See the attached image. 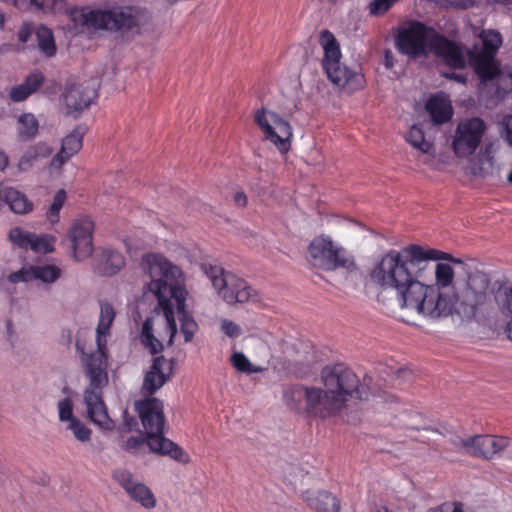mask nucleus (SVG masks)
<instances>
[{
	"label": "nucleus",
	"instance_id": "a878e982",
	"mask_svg": "<svg viewBox=\"0 0 512 512\" xmlns=\"http://www.w3.org/2000/svg\"><path fill=\"white\" fill-rule=\"evenodd\" d=\"M467 56L470 66L482 82L493 80L500 74V70L494 62V57L475 54L474 51H467Z\"/></svg>",
	"mask_w": 512,
	"mask_h": 512
},
{
	"label": "nucleus",
	"instance_id": "6e6552de",
	"mask_svg": "<svg viewBox=\"0 0 512 512\" xmlns=\"http://www.w3.org/2000/svg\"><path fill=\"white\" fill-rule=\"evenodd\" d=\"M465 279L458 282L454 291L455 310L459 315L474 317L478 307L487 303L492 291L487 273L475 266H464Z\"/></svg>",
	"mask_w": 512,
	"mask_h": 512
},
{
	"label": "nucleus",
	"instance_id": "9d476101",
	"mask_svg": "<svg viewBox=\"0 0 512 512\" xmlns=\"http://www.w3.org/2000/svg\"><path fill=\"white\" fill-rule=\"evenodd\" d=\"M201 269L211 281L217 294L229 305L257 301V292L245 281L223 267L203 263Z\"/></svg>",
	"mask_w": 512,
	"mask_h": 512
},
{
	"label": "nucleus",
	"instance_id": "bf43d9fd",
	"mask_svg": "<svg viewBox=\"0 0 512 512\" xmlns=\"http://www.w3.org/2000/svg\"><path fill=\"white\" fill-rule=\"evenodd\" d=\"M8 165V157L5 153L0 152V170H3Z\"/></svg>",
	"mask_w": 512,
	"mask_h": 512
},
{
	"label": "nucleus",
	"instance_id": "72a5a7b5",
	"mask_svg": "<svg viewBox=\"0 0 512 512\" xmlns=\"http://www.w3.org/2000/svg\"><path fill=\"white\" fill-rule=\"evenodd\" d=\"M406 141L420 152L434 156L433 144L425 140L423 130L417 125L410 128L406 135Z\"/></svg>",
	"mask_w": 512,
	"mask_h": 512
},
{
	"label": "nucleus",
	"instance_id": "c85d7f7f",
	"mask_svg": "<svg viewBox=\"0 0 512 512\" xmlns=\"http://www.w3.org/2000/svg\"><path fill=\"white\" fill-rule=\"evenodd\" d=\"M53 152V149L45 142H38L34 145L29 146L18 162V168L21 171H27L37 162L39 159L49 157Z\"/></svg>",
	"mask_w": 512,
	"mask_h": 512
},
{
	"label": "nucleus",
	"instance_id": "a211bd4d",
	"mask_svg": "<svg viewBox=\"0 0 512 512\" xmlns=\"http://www.w3.org/2000/svg\"><path fill=\"white\" fill-rule=\"evenodd\" d=\"M97 97L94 84L89 82L76 83L68 86L64 94V103L67 113L74 118L87 109Z\"/></svg>",
	"mask_w": 512,
	"mask_h": 512
},
{
	"label": "nucleus",
	"instance_id": "2f4dec72",
	"mask_svg": "<svg viewBox=\"0 0 512 512\" xmlns=\"http://www.w3.org/2000/svg\"><path fill=\"white\" fill-rule=\"evenodd\" d=\"M492 291L502 313L512 317V283L496 281Z\"/></svg>",
	"mask_w": 512,
	"mask_h": 512
},
{
	"label": "nucleus",
	"instance_id": "2eb2a0df",
	"mask_svg": "<svg viewBox=\"0 0 512 512\" xmlns=\"http://www.w3.org/2000/svg\"><path fill=\"white\" fill-rule=\"evenodd\" d=\"M486 126L482 119L472 118L458 125L453 150L459 157L472 155L478 148Z\"/></svg>",
	"mask_w": 512,
	"mask_h": 512
},
{
	"label": "nucleus",
	"instance_id": "4468645a",
	"mask_svg": "<svg viewBox=\"0 0 512 512\" xmlns=\"http://www.w3.org/2000/svg\"><path fill=\"white\" fill-rule=\"evenodd\" d=\"M177 361L160 354L152 359L149 367L144 371L141 393L145 396L156 394L175 374Z\"/></svg>",
	"mask_w": 512,
	"mask_h": 512
},
{
	"label": "nucleus",
	"instance_id": "8fccbe9b",
	"mask_svg": "<svg viewBox=\"0 0 512 512\" xmlns=\"http://www.w3.org/2000/svg\"><path fill=\"white\" fill-rule=\"evenodd\" d=\"M32 265L28 267H23L22 269L13 272L9 275L8 279L11 283L18 282H29L33 280L32 276Z\"/></svg>",
	"mask_w": 512,
	"mask_h": 512
},
{
	"label": "nucleus",
	"instance_id": "ea45409f",
	"mask_svg": "<svg viewBox=\"0 0 512 512\" xmlns=\"http://www.w3.org/2000/svg\"><path fill=\"white\" fill-rule=\"evenodd\" d=\"M54 238L48 235H36L33 233L29 248L35 252L50 253L54 250Z\"/></svg>",
	"mask_w": 512,
	"mask_h": 512
},
{
	"label": "nucleus",
	"instance_id": "13d9d810",
	"mask_svg": "<svg viewBox=\"0 0 512 512\" xmlns=\"http://www.w3.org/2000/svg\"><path fill=\"white\" fill-rule=\"evenodd\" d=\"M30 35H31L30 29L27 27H23L18 32V39H19V41L25 43L28 41Z\"/></svg>",
	"mask_w": 512,
	"mask_h": 512
},
{
	"label": "nucleus",
	"instance_id": "864d4df0",
	"mask_svg": "<svg viewBox=\"0 0 512 512\" xmlns=\"http://www.w3.org/2000/svg\"><path fill=\"white\" fill-rule=\"evenodd\" d=\"M503 121L505 127V139L512 147V115L506 116Z\"/></svg>",
	"mask_w": 512,
	"mask_h": 512
},
{
	"label": "nucleus",
	"instance_id": "f257e3e1",
	"mask_svg": "<svg viewBox=\"0 0 512 512\" xmlns=\"http://www.w3.org/2000/svg\"><path fill=\"white\" fill-rule=\"evenodd\" d=\"M142 268L148 274L150 281L148 290L158 300L154 313L158 324L165 329V335L158 332L154 335V317H148L140 334L141 342L149 352H162L164 343L171 345L177 333L175 309L179 315L181 332L185 342L192 340L197 329V323L185 310L187 292L184 287V275L181 269L161 254H146L142 259Z\"/></svg>",
	"mask_w": 512,
	"mask_h": 512
},
{
	"label": "nucleus",
	"instance_id": "e433bc0d",
	"mask_svg": "<svg viewBox=\"0 0 512 512\" xmlns=\"http://www.w3.org/2000/svg\"><path fill=\"white\" fill-rule=\"evenodd\" d=\"M36 38L38 41L39 49L48 57L56 54V45L52 31L45 27L40 26L36 30Z\"/></svg>",
	"mask_w": 512,
	"mask_h": 512
},
{
	"label": "nucleus",
	"instance_id": "7ed1b4c3",
	"mask_svg": "<svg viewBox=\"0 0 512 512\" xmlns=\"http://www.w3.org/2000/svg\"><path fill=\"white\" fill-rule=\"evenodd\" d=\"M429 249L423 247L421 266H425L422 278L423 289L419 299V314L432 320L446 318L455 310L454 270L447 263L431 264Z\"/></svg>",
	"mask_w": 512,
	"mask_h": 512
},
{
	"label": "nucleus",
	"instance_id": "4d7b16f0",
	"mask_svg": "<svg viewBox=\"0 0 512 512\" xmlns=\"http://www.w3.org/2000/svg\"><path fill=\"white\" fill-rule=\"evenodd\" d=\"M234 202L240 207H244L247 204V196L244 192L239 191L234 195Z\"/></svg>",
	"mask_w": 512,
	"mask_h": 512
},
{
	"label": "nucleus",
	"instance_id": "5fc2aeb1",
	"mask_svg": "<svg viewBox=\"0 0 512 512\" xmlns=\"http://www.w3.org/2000/svg\"><path fill=\"white\" fill-rule=\"evenodd\" d=\"M137 426V420L134 417L125 416L123 424L120 426L121 432H130Z\"/></svg>",
	"mask_w": 512,
	"mask_h": 512
},
{
	"label": "nucleus",
	"instance_id": "39448f33",
	"mask_svg": "<svg viewBox=\"0 0 512 512\" xmlns=\"http://www.w3.org/2000/svg\"><path fill=\"white\" fill-rule=\"evenodd\" d=\"M109 354H82V363L89 386L84 391V403L88 418L104 430H113L115 422L110 418L103 400L102 389L108 384Z\"/></svg>",
	"mask_w": 512,
	"mask_h": 512
},
{
	"label": "nucleus",
	"instance_id": "b1692460",
	"mask_svg": "<svg viewBox=\"0 0 512 512\" xmlns=\"http://www.w3.org/2000/svg\"><path fill=\"white\" fill-rule=\"evenodd\" d=\"M100 313L96 327L97 352H106L108 338L111 336V326L116 317L113 305L104 300L100 301Z\"/></svg>",
	"mask_w": 512,
	"mask_h": 512
},
{
	"label": "nucleus",
	"instance_id": "7c9ffc66",
	"mask_svg": "<svg viewBox=\"0 0 512 512\" xmlns=\"http://www.w3.org/2000/svg\"><path fill=\"white\" fill-rule=\"evenodd\" d=\"M308 505L316 512H339V500L327 491H319L308 498Z\"/></svg>",
	"mask_w": 512,
	"mask_h": 512
},
{
	"label": "nucleus",
	"instance_id": "680f3d73",
	"mask_svg": "<svg viewBox=\"0 0 512 512\" xmlns=\"http://www.w3.org/2000/svg\"><path fill=\"white\" fill-rule=\"evenodd\" d=\"M454 508H453V511L452 512H464L463 510V506L461 503L459 502H454Z\"/></svg>",
	"mask_w": 512,
	"mask_h": 512
},
{
	"label": "nucleus",
	"instance_id": "e2e57ef3",
	"mask_svg": "<svg viewBox=\"0 0 512 512\" xmlns=\"http://www.w3.org/2000/svg\"><path fill=\"white\" fill-rule=\"evenodd\" d=\"M6 188L7 187H3L1 184H0V207L3 206V199H4V194L6 192Z\"/></svg>",
	"mask_w": 512,
	"mask_h": 512
},
{
	"label": "nucleus",
	"instance_id": "c756f323",
	"mask_svg": "<svg viewBox=\"0 0 512 512\" xmlns=\"http://www.w3.org/2000/svg\"><path fill=\"white\" fill-rule=\"evenodd\" d=\"M3 204H7L16 214H27L33 210V203L27 196L13 187L6 188Z\"/></svg>",
	"mask_w": 512,
	"mask_h": 512
},
{
	"label": "nucleus",
	"instance_id": "c03bdc74",
	"mask_svg": "<svg viewBox=\"0 0 512 512\" xmlns=\"http://www.w3.org/2000/svg\"><path fill=\"white\" fill-rule=\"evenodd\" d=\"M59 420L61 422H70L76 417L73 415V403L71 399L64 398L58 402Z\"/></svg>",
	"mask_w": 512,
	"mask_h": 512
},
{
	"label": "nucleus",
	"instance_id": "393cba45",
	"mask_svg": "<svg viewBox=\"0 0 512 512\" xmlns=\"http://www.w3.org/2000/svg\"><path fill=\"white\" fill-rule=\"evenodd\" d=\"M125 266V258L117 250L105 248L94 258V271L100 276H113Z\"/></svg>",
	"mask_w": 512,
	"mask_h": 512
},
{
	"label": "nucleus",
	"instance_id": "aec40b11",
	"mask_svg": "<svg viewBox=\"0 0 512 512\" xmlns=\"http://www.w3.org/2000/svg\"><path fill=\"white\" fill-rule=\"evenodd\" d=\"M430 52L442 59L450 68L464 69L466 67L467 58L463 46L449 40L439 32L433 41V48Z\"/></svg>",
	"mask_w": 512,
	"mask_h": 512
},
{
	"label": "nucleus",
	"instance_id": "1a4fd4ad",
	"mask_svg": "<svg viewBox=\"0 0 512 512\" xmlns=\"http://www.w3.org/2000/svg\"><path fill=\"white\" fill-rule=\"evenodd\" d=\"M319 43L324 50L322 67L329 80L349 93L363 88L364 76L340 62V46L334 34L327 29L321 31Z\"/></svg>",
	"mask_w": 512,
	"mask_h": 512
},
{
	"label": "nucleus",
	"instance_id": "49530a36",
	"mask_svg": "<svg viewBox=\"0 0 512 512\" xmlns=\"http://www.w3.org/2000/svg\"><path fill=\"white\" fill-rule=\"evenodd\" d=\"M397 0H372L369 4L371 15L380 16L386 13Z\"/></svg>",
	"mask_w": 512,
	"mask_h": 512
},
{
	"label": "nucleus",
	"instance_id": "69168bd1",
	"mask_svg": "<svg viewBox=\"0 0 512 512\" xmlns=\"http://www.w3.org/2000/svg\"><path fill=\"white\" fill-rule=\"evenodd\" d=\"M76 348H77L78 352H84V349H85L84 346L80 345L79 340H77V342H76Z\"/></svg>",
	"mask_w": 512,
	"mask_h": 512
},
{
	"label": "nucleus",
	"instance_id": "79ce46f5",
	"mask_svg": "<svg viewBox=\"0 0 512 512\" xmlns=\"http://www.w3.org/2000/svg\"><path fill=\"white\" fill-rule=\"evenodd\" d=\"M31 238H33V233L24 231L19 227H15L9 232V239L23 249L29 248L31 245Z\"/></svg>",
	"mask_w": 512,
	"mask_h": 512
},
{
	"label": "nucleus",
	"instance_id": "09e8293b",
	"mask_svg": "<svg viewBox=\"0 0 512 512\" xmlns=\"http://www.w3.org/2000/svg\"><path fill=\"white\" fill-rule=\"evenodd\" d=\"M429 249V256L433 259V260H447L449 262H452V263H455V264H458L462 267V270L464 271V266H472L471 264H468V263H464L461 259L459 258H455L453 257L451 254L449 253H446V252H443V251H440V250H437V249H433V248H428Z\"/></svg>",
	"mask_w": 512,
	"mask_h": 512
},
{
	"label": "nucleus",
	"instance_id": "a18cd8bd",
	"mask_svg": "<svg viewBox=\"0 0 512 512\" xmlns=\"http://www.w3.org/2000/svg\"><path fill=\"white\" fill-rule=\"evenodd\" d=\"M145 446H147V437L132 436L127 439L122 448L129 453L136 454Z\"/></svg>",
	"mask_w": 512,
	"mask_h": 512
},
{
	"label": "nucleus",
	"instance_id": "de8ad7c7",
	"mask_svg": "<svg viewBox=\"0 0 512 512\" xmlns=\"http://www.w3.org/2000/svg\"><path fill=\"white\" fill-rule=\"evenodd\" d=\"M31 6H35L37 9H49L54 12H59L64 9V0H31Z\"/></svg>",
	"mask_w": 512,
	"mask_h": 512
},
{
	"label": "nucleus",
	"instance_id": "cd10ccee",
	"mask_svg": "<svg viewBox=\"0 0 512 512\" xmlns=\"http://www.w3.org/2000/svg\"><path fill=\"white\" fill-rule=\"evenodd\" d=\"M44 76L41 72H33L29 74L25 81L11 88L9 96L13 102H21L26 100L31 94L43 84Z\"/></svg>",
	"mask_w": 512,
	"mask_h": 512
},
{
	"label": "nucleus",
	"instance_id": "4c0bfd02",
	"mask_svg": "<svg viewBox=\"0 0 512 512\" xmlns=\"http://www.w3.org/2000/svg\"><path fill=\"white\" fill-rule=\"evenodd\" d=\"M415 375L414 372L409 368H399L392 376L391 383L385 384L384 387H395L399 389L406 388L407 385H410L414 381Z\"/></svg>",
	"mask_w": 512,
	"mask_h": 512
},
{
	"label": "nucleus",
	"instance_id": "ddd939ff",
	"mask_svg": "<svg viewBox=\"0 0 512 512\" xmlns=\"http://www.w3.org/2000/svg\"><path fill=\"white\" fill-rule=\"evenodd\" d=\"M255 122L265 134V139L272 142L281 153L291 147L292 127L288 121L275 112H267L264 108L255 113Z\"/></svg>",
	"mask_w": 512,
	"mask_h": 512
},
{
	"label": "nucleus",
	"instance_id": "0eeeda50",
	"mask_svg": "<svg viewBox=\"0 0 512 512\" xmlns=\"http://www.w3.org/2000/svg\"><path fill=\"white\" fill-rule=\"evenodd\" d=\"M285 404L301 415L326 419L342 409L330 390L315 386L293 385L284 391Z\"/></svg>",
	"mask_w": 512,
	"mask_h": 512
},
{
	"label": "nucleus",
	"instance_id": "3c124183",
	"mask_svg": "<svg viewBox=\"0 0 512 512\" xmlns=\"http://www.w3.org/2000/svg\"><path fill=\"white\" fill-rule=\"evenodd\" d=\"M221 329L225 335L231 338L238 337L242 334L241 327L235 322L228 319L222 320Z\"/></svg>",
	"mask_w": 512,
	"mask_h": 512
},
{
	"label": "nucleus",
	"instance_id": "603ef678",
	"mask_svg": "<svg viewBox=\"0 0 512 512\" xmlns=\"http://www.w3.org/2000/svg\"><path fill=\"white\" fill-rule=\"evenodd\" d=\"M493 152H494V144L493 143L486 144L484 146V149H483L482 153H481L480 161L482 163L487 162L490 165H492Z\"/></svg>",
	"mask_w": 512,
	"mask_h": 512
},
{
	"label": "nucleus",
	"instance_id": "052dcab7",
	"mask_svg": "<svg viewBox=\"0 0 512 512\" xmlns=\"http://www.w3.org/2000/svg\"><path fill=\"white\" fill-rule=\"evenodd\" d=\"M506 333H507L508 338L510 340H512V317H511L510 321L507 324Z\"/></svg>",
	"mask_w": 512,
	"mask_h": 512
},
{
	"label": "nucleus",
	"instance_id": "dca6fc26",
	"mask_svg": "<svg viewBox=\"0 0 512 512\" xmlns=\"http://www.w3.org/2000/svg\"><path fill=\"white\" fill-rule=\"evenodd\" d=\"M135 409L140 416L147 437L164 433L165 416L162 400L148 396L143 400L136 401Z\"/></svg>",
	"mask_w": 512,
	"mask_h": 512
},
{
	"label": "nucleus",
	"instance_id": "412c9836",
	"mask_svg": "<svg viewBox=\"0 0 512 512\" xmlns=\"http://www.w3.org/2000/svg\"><path fill=\"white\" fill-rule=\"evenodd\" d=\"M512 439L503 436L476 435L462 440L464 447L472 448V454L477 457L491 459L505 448L509 447Z\"/></svg>",
	"mask_w": 512,
	"mask_h": 512
},
{
	"label": "nucleus",
	"instance_id": "473e14b6",
	"mask_svg": "<svg viewBox=\"0 0 512 512\" xmlns=\"http://www.w3.org/2000/svg\"><path fill=\"white\" fill-rule=\"evenodd\" d=\"M39 122L32 113H23L18 117V137L22 141H30L36 137Z\"/></svg>",
	"mask_w": 512,
	"mask_h": 512
},
{
	"label": "nucleus",
	"instance_id": "37998d69",
	"mask_svg": "<svg viewBox=\"0 0 512 512\" xmlns=\"http://www.w3.org/2000/svg\"><path fill=\"white\" fill-rule=\"evenodd\" d=\"M66 200V192L64 190H59L54 196L53 202L47 212V218L51 223L58 222L59 212Z\"/></svg>",
	"mask_w": 512,
	"mask_h": 512
},
{
	"label": "nucleus",
	"instance_id": "a19ab883",
	"mask_svg": "<svg viewBox=\"0 0 512 512\" xmlns=\"http://www.w3.org/2000/svg\"><path fill=\"white\" fill-rule=\"evenodd\" d=\"M67 429L71 430L74 437L80 442H88L91 439V430L78 418L73 419Z\"/></svg>",
	"mask_w": 512,
	"mask_h": 512
},
{
	"label": "nucleus",
	"instance_id": "6e6d98bb",
	"mask_svg": "<svg viewBox=\"0 0 512 512\" xmlns=\"http://www.w3.org/2000/svg\"><path fill=\"white\" fill-rule=\"evenodd\" d=\"M444 76L446 78L454 80L458 83H466V81H467V76L462 73L451 72V73H445Z\"/></svg>",
	"mask_w": 512,
	"mask_h": 512
},
{
	"label": "nucleus",
	"instance_id": "5701e85b",
	"mask_svg": "<svg viewBox=\"0 0 512 512\" xmlns=\"http://www.w3.org/2000/svg\"><path fill=\"white\" fill-rule=\"evenodd\" d=\"M85 134V128L77 126L73 131L62 140L60 151L52 158L50 167H62L74 154L82 147V140Z\"/></svg>",
	"mask_w": 512,
	"mask_h": 512
},
{
	"label": "nucleus",
	"instance_id": "f3484780",
	"mask_svg": "<svg viewBox=\"0 0 512 512\" xmlns=\"http://www.w3.org/2000/svg\"><path fill=\"white\" fill-rule=\"evenodd\" d=\"M113 478L133 501L139 503L145 509H153L156 506L157 501L151 489L134 479L131 472L118 469L114 471Z\"/></svg>",
	"mask_w": 512,
	"mask_h": 512
},
{
	"label": "nucleus",
	"instance_id": "4be33fe9",
	"mask_svg": "<svg viewBox=\"0 0 512 512\" xmlns=\"http://www.w3.org/2000/svg\"><path fill=\"white\" fill-rule=\"evenodd\" d=\"M147 446L150 451L161 455H167L182 464L190 462L189 454L172 440L165 438L163 434H154L147 437Z\"/></svg>",
	"mask_w": 512,
	"mask_h": 512
},
{
	"label": "nucleus",
	"instance_id": "f03ea898",
	"mask_svg": "<svg viewBox=\"0 0 512 512\" xmlns=\"http://www.w3.org/2000/svg\"><path fill=\"white\" fill-rule=\"evenodd\" d=\"M423 246L410 244L400 250L387 251L370 273L373 283L382 289L396 292L401 308L419 314V299L423 289L422 278L425 266H421Z\"/></svg>",
	"mask_w": 512,
	"mask_h": 512
},
{
	"label": "nucleus",
	"instance_id": "0e129e2a",
	"mask_svg": "<svg viewBox=\"0 0 512 512\" xmlns=\"http://www.w3.org/2000/svg\"><path fill=\"white\" fill-rule=\"evenodd\" d=\"M427 512H444V510H443L442 506H438V507L430 508Z\"/></svg>",
	"mask_w": 512,
	"mask_h": 512
},
{
	"label": "nucleus",
	"instance_id": "9b49d317",
	"mask_svg": "<svg viewBox=\"0 0 512 512\" xmlns=\"http://www.w3.org/2000/svg\"><path fill=\"white\" fill-rule=\"evenodd\" d=\"M308 261L312 266L325 271L344 269L352 272L357 268L353 257L325 236L315 237L311 241L308 246Z\"/></svg>",
	"mask_w": 512,
	"mask_h": 512
},
{
	"label": "nucleus",
	"instance_id": "20e7f679",
	"mask_svg": "<svg viewBox=\"0 0 512 512\" xmlns=\"http://www.w3.org/2000/svg\"><path fill=\"white\" fill-rule=\"evenodd\" d=\"M67 14L76 28L119 32L122 35L140 34L143 26L151 20L146 8L139 6H111L91 8L88 6L67 9Z\"/></svg>",
	"mask_w": 512,
	"mask_h": 512
},
{
	"label": "nucleus",
	"instance_id": "f8f14e48",
	"mask_svg": "<svg viewBox=\"0 0 512 512\" xmlns=\"http://www.w3.org/2000/svg\"><path fill=\"white\" fill-rule=\"evenodd\" d=\"M437 34L435 28L412 20L399 30L395 44L400 53L410 58L427 57L433 48V41Z\"/></svg>",
	"mask_w": 512,
	"mask_h": 512
},
{
	"label": "nucleus",
	"instance_id": "c9c22d12",
	"mask_svg": "<svg viewBox=\"0 0 512 512\" xmlns=\"http://www.w3.org/2000/svg\"><path fill=\"white\" fill-rule=\"evenodd\" d=\"M482 51L475 52V54H484L485 56L494 57L497 50L502 45V36L499 32L494 30L483 31L481 34Z\"/></svg>",
	"mask_w": 512,
	"mask_h": 512
},
{
	"label": "nucleus",
	"instance_id": "58836bf2",
	"mask_svg": "<svg viewBox=\"0 0 512 512\" xmlns=\"http://www.w3.org/2000/svg\"><path fill=\"white\" fill-rule=\"evenodd\" d=\"M230 361L238 371L246 374L257 373L264 370L263 367L252 364L245 354H231Z\"/></svg>",
	"mask_w": 512,
	"mask_h": 512
},
{
	"label": "nucleus",
	"instance_id": "774afa93",
	"mask_svg": "<svg viewBox=\"0 0 512 512\" xmlns=\"http://www.w3.org/2000/svg\"><path fill=\"white\" fill-rule=\"evenodd\" d=\"M507 179H508L509 183L512 184V171L509 173Z\"/></svg>",
	"mask_w": 512,
	"mask_h": 512
},
{
	"label": "nucleus",
	"instance_id": "338daca9",
	"mask_svg": "<svg viewBox=\"0 0 512 512\" xmlns=\"http://www.w3.org/2000/svg\"><path fill=\"white\" fill-rule=\"evenodd\" d=\"M4 21H5V16H4V14L0 11V27H2V26H3Z\"/></svg>",
	"mask_w": 512,
	"mask_h": 512
},
{
	"label": "nucleus",
	"instance_id": "f704fd0d",
	"mask_svg": "<svg viewBox=\"0 0 512 512\" xmlns=\"http://www.w3.org/2000/svg\"><path fill=\"white\" fill-rule=\"evenodd\" d=\"M33 280H40L43 283L51 284L56 282L62 275V270L51 264L32 265Z\"/></svg>",
	"mask_w": 512,
	"mask_h": 512
},
{
	"label": "nucleus",
	"instance_id": "423d86ee",
	"mask_svg": "<svg viewBox=\"0 0 512 512\" xmlns=\"http://www.w3.org/2000/svg\"><path fill=\"white\" fill-rule=\"evenodd\" d=\"M321 378L325 388L331 391L342 407L349 399L368 400L370 395L379 394L382 390L380 385L377 388L370 386L371 376L365 375L361 380L343 363L324 367Z\"/></svg>",
	"mask_w": 512,
	"mask_h": 512
},
{
	"label": "nucleus",
	"instance_id": "bb28decb",
	"mask_svg": "<svg viewBox=\"0 0 512 512\" xmlns=\"http://www.w3.org/2000/svg\"><path fill=\"white\" fill-rule=\"evenodd\" d=\"M426 110L434 124L446 123L453 115L451 104L441 95L432 96L426 103Z\"/></svg>",
	"mask_w": 512,
	"mask_h": 512
},
{
	"label": "nucleus",
	"instance_id": "6ab92c4d",
	"mask_svg": "<svg viewBox=\"0 0 512 512\" xmlns=\"http://www.w3.org/2000/svg\"><path fill=\"white\" fill-rule=\"evenodd\" d=\"M94 223L89 218L76 220L70 229V239L77 260L88 258L93 252Z\"/></svg>",
	"mask_w": 512,
	"mask_h": 512
}]
</instances>
